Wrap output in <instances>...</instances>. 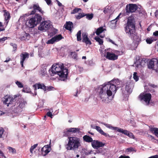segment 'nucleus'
Instances as JSON below:
<instances>
[{
	"label": "nucleus",
	"instance_id": "1",
	"mask_svg": "<svg viewBox=\"0 0 158 158\" xmlns=\"http://www.w3.org/2000/svg\"><path fill=\"white\" fill-rule=\"evenodd\" d=\"M122 82L118 79H114L107 83L99 86L97 89L98 97L105 103H108L114 97L118 89L122 86Z\"/></svg>",
	"mask_w": 158,
	"mask_h": 158
},
{
	"label": "nucleus",
	"instance_id": "2",
	"mask_svg": "<svg viewBox=\"0 0 158 158\" xmlns=\"http://www.w3.org/2000/svg\"><path fill=\"white\" fill-rule=\"evenodd\" d=\"M49 72L51 76H53L56 74L59 75L60 79L62 81L67 79L68 74V69L64 68L63 64L61 63L53 65Z\"/></svg>",
	"mask_w": 158,
	"mask_h": 158
},
{
	"label": "nucleus",
	"instance_id": "3",
	"mask_svg": "<svg viewBox=\"0 0 158 158\" xmlns=\"http://www.w3.org/2000/svg\"><path fill=\"white\" fill-rule=\"evenodd\" d=\"M135 28L134 19L131 17H129L128 19L127 24L125 27V31L135 42H139L141 41L140 38L136 34Z\"/></svg>",
	"mask_w": 158,
	"mask_h": 158
},
{
	"label": "nucleus",
	"instance_id": "4",
	"mask_svg": "<svg viewBox=\"0 0 158 158\" xmlns=\"http://www.w3.org/2000/svg\"><path fill=\"white\" fill-rule=\"evenodd\" d=\"M68 139V143L65 145V148L67 150L76 151L81 146V140L79 138L75 137H69Z\"/></svg>",
	"mask_w": 158,
	"mask_h": 158
},
{
	"label": "nucleus",
	"instance_id": "5",
	"mask_svg": "<svg viewBox=\"0 0 158 158\" xmlns=\"http://www.w3.org/2000/svg\"><path fill=\"white\" fill-rule=\"evenodd\" d=\"M112 50L110 48L105 49L104 51L101 50V54H104V56H105V53H106V57L108 59H117L118 56L122 55L123 53L122 51H118L114 50V53L112 52Z\"/></svg>",
	"mask_w": 158,
	"mask_h": 158
},
{
	"label": "nucleus",
	"instance_id": "6",
	"mask_svg": "<svg viewBox=\"0 0 158 158\" xmlns=\"http://www.w3.org/2000/svg\"><path fill=\"white\" fill-rule=\"evenodd\" d=\"M17 100V95H15L14 97L9 95H6L2 99V101L4 104L6 105L8 107L10 105L11 107L15 106L17 105L18 102H15L16 100Z\"/></svg>",
	"mask_w": 158,
	"mask_h": 158
},
{
	"label": "nucleus",
	"instance_id": "7",
	"mask_svg": "<svg viewBox=\"0 0 158 158\" xmlns=\"http://www.w3.org/2000/svg\"><path fill=\"white\" fill-rule=\"evenodd\" d=\"M42 19V17L40 15L36 14L27 22L26 25L30 28H33L41 22Z\"/></svg>",
	"mask_w": 158,
	"mask_h": 158
},
{
	"label": "nucleus",
	"instance_id": "8",
	"mask_svg": "<svg viewBox=\"0 0 158 158\" xmlns=\"http://www.w3.org/2000/svg\"><path fill=\"white\" fill-rule=\"evenodd\" d=\"M101 123L104 125L106 127L110 129L117 131L118 132L128 136L131 138L134 139V136L133 134L126 130H123V129L119 128L118 127H114L110 124L105 123L103 122H102Z\"/></svg>",
	"mask_w": 158,
	"mask_h": 158
},
{
	"label": "nucleus",
	"instance_id": "9",
	"mask_svg": "<svg viewBox=\"0 0 158 158\" xmlns=\"http://www.w3.org/2000/svg\"><path fill=\"white\" fill-rule=\"evenodd\" d=\"M51 23L50 20L45 21L42 22L38 27V29L43 31H46L52 27Z\"/></svg>",
	"mask_w": 158,
	"mask_h": 158
},
{
	"label": "nucleus",
	"instance_id": "10",
	"mask_svg": "<svg viewBox=\"0 0 158 158\" xmlns=\"http://www.w3.org/2000/svg\"><path fill=\"white\" fill-rule=\"evenodd\" d=\"M19 95H17V100H16L15 102H18L19 104L15 106L17 107V112H20L22 111L24 107L26 102L25 101H21L20 99L19 98Z\"/></svg>",
	"mask_w": 158,
	"mask_h": 158
},
{
	"label": "nucleus",
	"instance_id": "11",
	"mask_svg": "<svg viewBox=\"0 0 158 158\" xmlns=\"http://www.w3.org/2000/svg\"><path fill=\"white\" fill-rule=\"evenodd\" d=\"M19 95H17V100H16L15 102H18L19 104L15 106L17 107V112H20L22 111L24 107L26 102L25 101H21L20 99L19 98Z\"/></svg>",
	"mask_w": 158,
	"mask_h": 158
},
{
	"label": "nucleus",
	"instance_id": "12",
	"mask_svg": "<svg viewBox=\"0 0 158 158\" xmlns=\"http://www.w3.org/2000/svg\"><path fill=\"white\" fill-rule=\"evenodd\" d=\"M137 9L138 6L136 4H129L126 5L125 9L126 13L128 14L135 12Z\"/></svg>",
	"mask_w": 158,
	"mask_h": 158
},
{
	"label": "nucleus",
	"instance_id": "13",
	"mask_svg": "<svg viewBox=\"0 0 158 158\" xmlns=\"http://www.w3.org/2000/svg\"><path fill=\"white\" fill-rule=\"evenodd\" d=\"M154 61L152 60H150L148 64V66L149 69H152L156 73H158V60Z\"/></svg>",
	"mask_w": 158,
	"mask_h": 158
},
{
	"label": "nucleus",
	"instance_id": "14",
	"mask_svg": "<svg viewBox=\"0 0 158 158\" xmlns=\"http://www.w3.org/2000/svg\"><path fill=\"white\" fill-rule=\"evenodd\" d=\"M141 100H143L148 105L149 103L151 98V95L149 93H142L139 96Z\"/></svg>",
	"mask_w": 158,
	"mask_h": 158
},
{
	"label": "nucleus",
	"instance_id": "15",
	"mask_svg": "<svg viewBox=\"0 0 158 158\" xmlns=\"http://www.w3.org/2000/svg\"><path fill=\"white\" fill-rule=\"evenodd\" d=\"M63 37L60 34L56 35L52 38L51 39L48 40L46 43L49 44H52L55 42H57L60 40Z\"/></svg>",
	"mask_w": 158,
	"mask_h": 158
},
{
	"label": "nucleus",
	"instance_id": "16",
	"mask_svg": "<svg viewBox=\"0 0 158 158\" xmlns=\"http://www.w3.org/2000/svg\"><path fill=\"white\" fill-rule=\"evenodd\" d=\"M91 145L94 148L98 149L99 148L103 147L105 143L97 140H94L91 143Z\"/></svg>",
	"mask_w": 158,
	"mask_h": 158
},
{
	"label": "nucleus",
	"instance_id": "17",
	"mask_svg": "<svg viewBox=\"0 0 158 158\" xmlns=\"http://www.w3.org/2000/svg\"><path fill=\"white\" fill-rule=\"evenodd\" d=\"M32 8L33 10L31 12V14H34L37 11L39 12L42 14H43L44 13V11L42 10L41 8L40 7L38 3L34 4L33 5Z\"/></svg>",
	"mask_w": 158,
	"mask_h": 158
},
{
	"label": "nucleus",
	"instance_id": "18",
	"mask_svg": "<svg viewBox=\"0 0 158 158\" xmlns=\"http://www.w3.org/2000/svg\"><path fill=\"white\" fill-rule=\"evenodd\" d=\"M133 87V84L130 81L127 82L126 84L125 89L127 93L130 94L132 91Z\"/></svg>",
	"mask_w": 158,
	"mask_h": 158
},
{
	"label": "nucleus",
	"instance_id": "19",
	"mask_svg": "<svg viewBox=\"0 0 158 158\" xmlns=\"http://www.w3.org/2000/svg\"><path fill=\"white\" fill-rule=\"evenodd\" d=\"M83 37L82 42L85 43L86 45H90L91 42L88 37L87 33H83L82 34Z\"/></svg>",
	"mask_w": 158,
	"mask_h": 158
},
{
	"label": "nucleus",
	"instance_id": "20",
	"mask_svg": "<svg viewBox=\"0 0 158 158\" xmlns=\"http://www.w3.org/2000/svg\"><path fill=\"white\" fill-rule=\"evenodd\" d=\"M51 148L48 145L44 146L41 149L42 154L44 156H45L48 154L51 151Z\"/></svg>",
	"mask_w": 158,
	"mask_h": 158
},
{
	"label": "nucleus",
	"instance_id": "21",
	"mask_svg": "<svg viewBox=\"0 0 158 158\" xmlns=\"http://www.w3.org/2000/svg\"><path fill=\"white\" fill-rule=\"evenodd\" d=\"M4 15L5 17V21L4 23V24L7 25L9 22V20L10 18V16L9 13L6 10H4Z\"/></svg>",
	"mask_w": 158,
	"mask_h": 158
},
{
	"label": "nucleus",
	"instance_id": "22",
	"mask_svg": "<svg viewBox=\"0 0 158 158\" xmlns=\"http://www.w3.org/2000/svg\"><path fill=\"white\" fill-rule=\"evenodd\" d=\"M33 86L35 88V90L36 89L37 87L38 89H42L44 90H46V86L43 84H36L34 85Z\"/></svg>",
	"mask_w": 158,
	"mask_h": 158
},
{
	"label": "nucleus",
	"instance_id": "23",
	"mask_svg": "<svg viewBox=\"0 0 158 158\" xmlns=\"http://www.w3.org/2000/svg\"><path fill=\"white\" fill-rule=\"evenodd\" d=\"M117 20L116 19H114L111 20L110 22H109L108 23L109 27L112 29H114L116 27Z\"/></svg>",
	"mask_w": 158,
	"mask_h": 158
},
{
	"label": "nucleus",
	"instance_id": "24",
	"mask_svg": "<svg viewBox=\"0 0 158 158\" xmlns=\"http://www.w3.org/2000/svg\"><path fill=\"white\" fill-rule=\"evenodd\" d=\"M143 62V60H136L134 64V66H135L137 69L140 68L142 66V63Z\"/></svg>",
	"mask_w": 158,
	"mask_h": 158
},
{
	"label": "nucleus",
	"instance_id": "25",
	"mask_svg": "<svg viewBox=\"0 0 158 158\" xmlns=\"http://www.w3.org/2000/svg\"><path fill=\"white\" fill-rule=\"evenodd\" d=\"M73 27V24L72 22H67L66 23V25L65 28L69 31H72V29Z\"/></svg>",
	"mask_w": 158,
	"mask_h": 158
},
{
	"label": "nucleus",
	"instance_id": "26",
	"mask_svg": "<svg viewBox=\"0 0 158 158\" xmlns=\"http://www.w3.org/2000/svg\"><path fill=\"white\" fill-rule=\"evenodd\" d=\"M67 132H71L72 133H79V129L77 128H70L67 129Z\"/></svg>",
	"mask_w": 158,
	"mask_h": 158
},
{
	"label": "nucleus",
	"instance_id": "27",
	"mask_svg": "<svg viewBox=\"0 0 158 158\" xmlns=\"http://www.w3.org/2000/svg\"><path fill=\"white\" fill-rule=\"evenodd\" d=\"M83 138L84 141L86 142H92L93 141V139L89 137V136L87 135H84L83 137Z\"/></svg>",
	"mask_w": 158,
	"mask_h": 158
},
{
	"label": "nucleus",
	"instance_id": "28",
	"mask_svg": "<svg viewBox=\"0 0 158 158\" xmlns=\"http://www.w3.org/2000/svg\"><path fill=\"white\" fill-rule=\"evenodd\" d=\"M29 56V54L27 52H23L20 54V57L22 59H25L28 58Z\"/></svg>",
	"mask_w": 158,
	"mask_h": 158
},
{
	"label": "nucleus",
	"instance_id": "29",
	"mask_svg": "<svg viewBox=\"0 0 158 158\" xmlns=\"http://www.w3.org/2000/svg\"><path fill=\"white\" fill-rule=\"evenodd\" d=\"M82 152L83 153V154L86 155H88L91 154V153L92 152V151L91 150H87L85 148H83L82 150Z\"/></svg>",
	"mask_w": 158,
	"mask_h": 158
},
{
	"label": "nucleus",
	"instance_id": "30",
	"mask_svg": "<svg viewBox=\"0 0 158 158\" xmlns=\"http://www.w3.org/2000/svg\"><path fill=\"white\" fill-rule=\"evenodd\" d=\"M30 35L27 33H25L23 36L21 37V40H28L30 38Z\"/></svg>",
	"mask_w": 158,
	"mask_h": 158
},
{
	"label": "nucleus",
	"instance_id": "31",
	"mask_svg": "<svg viewBox=\"0 0 158 158\" xmlns=\"http://www.w3.org/2000/svg\"><path fill=\"white\" fill-rule=\"evenodd\" d=\"M91 127L93 129H95L100 134H101L102 132L103 131L101 129V127L98 126H95L94 125H91Z\"/></svg>",
	"mask_w": 158,
	"mask_h": 158
},
{
	"label": "nucleus",
	"instance_id": "32",
	"mask_svg": "<svg viewBox=\"0 0 158 158\" xmlns=\"http://www.w3.org/2000/svg\"><path fill=\"white\" fill-rule=\"evenodd\" d=\"M150 131L152 133H154L158 137V128L155 127L151 128H150Z\"/></svg>",
	"mask_w": 158,
	"mask_h": 158
},
{
	"label": "nucleus",
	"instance_id": "33",
	"mask_svg": "<svg viewBox=\"0 0 158 158\" xmlns=\"http://www.w3.org/2000/svg\"><path fill=\"white\" fill-rule=\"evenodd\" d=\"M69 56L70 58L75 59L77 57V54L75 52H71L69 55Z\"/></svg>",
	"mask_w": 158,
	"mask_h": 158
},
{
	"label": "nucleus",
	"instance_id": "34",
	"mask_svg": "<svg viewBox=\"0 0 158 158\" xmlns=\"http://www.w3.org/2000/svg\"><path fill=\"white\" fill-rule=\"evenodd\" d=\"M104 31V29L102 27H100L97 29L96 31L97 35H98L100 33H102Z\"/></svg>",
	"mask_w": 158,
	"mask_h": 158
},
{
	"label": "nucleus",
	"instance_id": "35",
	"mask_svg": "<svg viewBox=\"0 0 158 158\" xmlns=\"http://www.w3.org/2000/svg\"><path fill=\"white\" fill-rule=\"evenodd\" d=\"M85 16V14L83 13H79L78 15H75V17L77 19H79Z\"/></svg>",
	"mask_w": 158,
	"mask_h": 158
},
{
	"label": "nucleus",
	"instance_id": "36",
	"mask_svg": "<svg viewBox=\"0 0 158 158\" xmlns=\"http://www.w3.org/2000/svg\"><path fill=\"white\" fill-rule=\"evenodd\" d=\"M95 40L99 43V44L101 45L103 44V41L102 39H100L98 37H96L95 38Z\"/></svg>",
	"mask_w": 158,
	"mask_h": 158
},
{
	"label": "nucleus",
	"instance_id": "37",
	"mask_svg": "<svg viewBox=\"0 0 158 158\" xmlns=\"http://www.w3.org/2000/svg\"><path fill=\"white\" fill-rule=\"evenodd\" d=\"M154 39L153 37L147 38L146 40V42L148 44H151L154 41Z\"/></svg>",
	"mask_w": 158,
	"mask_h": 158
},
{
	"label": "nucleus",
	"instance_id": "38",
	"mask_svg": "<svg viewBox=\"0 0 158 158\" xmlns=\"http://www.w3.org/2000/svg\"><path fill=\"white\" fill-rule=\"evenodd\" d=\"M81 31L80 30L78 31L77 34V40L78 41H80L81 40Z\"/></svg>",
	"mask_w": 158,
	"mask_h": 158
},
{
	"label": "nucleus",
	"instance_id": "39",
	"mask_svg": "<svg viewBox=\"0 0 158 158\" xmlns=\"http://www.w3.org/2000/svg\"><path fill=\"white\" fill-rule=\"evenodd\" d=\"M85 16H86V18L89 20H91L93 17V14H85Z\"/></svg>",
	"mask_w": 158,
	"mask_h": 158
},
{
	"label": "nucleus",
	"instance_id": "40",
	"mask_svg": "<svg viewBox=\"0 0 158 158\" xmlns=\"http://www.w3.org/2000/svg\"><path fill=\"white\" fill-rule=\"evenodd\" d=\"M37 145L38 144H35L31 146L30 148V152L31 154L33 153V150L37 147Z\"/></svg>",
	"mask_w": 158,
	"mask_h": 158
},
{
	"label": "nucleus",
	"instance_id": "41",
	"mask_svg": "<svg viewBox=\"0 0 158 158\" xmlns=\"http://www.w3.org/2000/svg\"><path fill=\"white\" fill-rule=\"evenodd\" d=\"M85 63L89 65H92L94 64L92 60H86L85 61Z\"/></svg>",
	"mask_w": 158,
	"mask_h": 158
},
{
	"label": "nucleus",
	"instance_id": "42",
	"mask_svg": "<svg viewBox=\"0 0 158 158\" xmlns=\"http://www.w3.org/2000/svg\"><path fill=\"white\" fill-rule=\"evenodd\" d=\"M15 84L19 88H22L23 87V85L22 84L18 81H16Z\"/></svg>",
	"mask_w": 158,
	"mask_h": 158
},
{
	"label": "nucleus",
	"instance_id": "43",
	"mask_svg": "<svg viewBox=\"0 0 158 158\" xmlns=\"http://www.w3.org/2000/svg\"><path fill=\"white\" fill-rule=\"evenodd\" d=\"M80 10H81V9L76 8L73 10L71 12V14H75L77 13Z\"/></svg>",
	"mask_w": 158,
	"mask_h": 158
},
{
	"label": "nucleus",
	"instance_id": "44",
	"mask_svg": "<svg viewBox=\"0 0 158 158\" xmlns=\"http://www.w3.org/2000/svg\"><path fill=\"white\" fill-rule=\"evenodd\" d=\"M46 71L45 69H43V70H41L40 75L41 76H44L46 74Z\"/></svg>",
	"mask_w": 158,
	"mask_h": 158
},
{
	"label": "nucleus",
	"instance_id": "45",
	"mask_svg": "<svg viewBox=\"0 0 158 158\" xmlns=\"http://www.w3.org/2000/svg\"><path fill=\"white\" fill-rule=\"evenodd\" d=\"M126 152H131L133 151H135V149L134 148H133L132 147H130L129 148H128L127 149H126Z\"/></svg>",
	"mask_w": 158,
	"mask_h": 158
},
{
	"label": "nucleus",
	"instance_id": "46",
	"mask_svg": "<svg viewBox=\"0 0 158 158\" xmlns=\"http://www.w3.org/2000/svg\"><path fill=\"white\" fill-rule=\"evenodd\" d=\"M57 31L58 30L57 29L53 28L52 29L51 32V34L52 35H55L57 33Z\"/></svg>",
	"mask_w": 158,
	"mask_h": 158
},
{
	"label": "nucleus",
	"instance_id": "47",
	"mask_svg": "<svg viewBox=\"0 0 158 158\" xmlns=\"http://www.w3.org/2000/svg\"><path fill=\"white\" fill-rule=\"evenodd\" d=\"M137 74L136 72H134L133 73V78L136 81H137L139 79V77L137 75Z\"/></svg>",
	"mask_w": 158,
	"mask_h": 158
},
{
	"label": "nucleus",
	"instance_id": "48",
	"mask_svg": "<svg viewBox=\"0 0 158 158\" xmlns=\"http://www.w3.org/2000/svg\"><path fill=\"white\" fill-rule=\"evenodd\" d=\"M4 131V129L2 127H0V138H3V135Z\"/></svg>",
	"mask_w": 158,
	"mask_h": 158
},
{
	"label": "nucleus",
	"instance_id": "49",
	"mask_svg": "<svg viewBox=\"0 0 158 158\" xmlns=\"http://www.w3.org/2000/svg\"><path fill=\"white\" fill-rule=\"evenodd\" d=\"M139 15L140 16H142L143 15H144L145 14V12L143 10H141L138 12Z\"/></svg>",
	"mask_w": 158,
	"mask_h": 158
},
{
	"label": "nucleus",
	"instance_id": "50",
	"mask_svg": "<svg viewBox=\"0 0 158 158\" xmlns=\"http://www.w3.org/2000/svg\"><path fill=\"white\" fill-rule=\"evenodd\" d=\"M0 158H6L3 152L0 150Z\"/></svg>",
	"mask_w": 158,
	"mask_h": 158
},
{
	"label": "nucleus",
	"instance_id": "51",
	"mask_svg": "<svg viewBox=\"0 0 158 158\" xmlns=\"http://www.w3.org/2000/svg\"><path fill=\"white\" fill-rule=\"evenodd\" d=\"M8 149L9 150L10 152H11L12 153H14L15 152V149L13 148H12L11 147H9L8 148Z\"/></svg>",
	"mask_w": 158,
	"mask_h": 158
},
{
	"label": "nucleus",
	"instance_id": "52",
	"mask_svg": "<svg viewBox=\"0 0 158 158\" xmlns=\"http://www.w3.org/2000/svg\"><path fill=\"white\" fill-rule=\"evenodd\" d=\"M106 40H107V41H109L111 43H112L113 44H114V45H117L116 44H115V43L114 42L113 40H112L110 39V38H106Z\"/></svg>",
	"mask_w": 158,
	"mask_h": 158
},
{
	"label": "nucleus",
	"instance_id": "53",
	"mask_svg": "<svg viewBox=\"0 0 158 158\" xmlns=\"http://www.w3.org/2000/svg\"><path fill=\"white\" fill-rule=\"evenodd\" d=\"M10 44L13 47V50L14 51L15 50L17 49V45L15 44L12 43H11Z\"/></svg>",
	"mask_w": 158,
	"mask_h": 158
},
{
	"label": "nucleus",
	"instance_id": "54",
	"mask_svg": "<svg viewBox=\"0 0 158 158\" xmlns=\"http://www.w3.org/2000/svg\"><path fill=\"white\" fill-rule=\"evenodd\" d=\"M101 135H103L106 137H110V136L108 134L104 132L103 131L102 132L101 134Z\"/></svg>",
	"mask_w": 158,
	"mask_h": 158
},
{
	"label": "nucleus",
	"instance_id": "55",
	"mask_svg": "<svg viewBox=\"0 0 158 158\" xmlns=\"http://www.w3.org/2000/svg\"><path fill=\"white\" fill-rule=\"evenodd\" d=\"M77 71H79V72L81 73L83 71V68H82L78 67L77 68Z\"/></svg>",
	"mask_w": 158,
	"mask_h": 158
},
{
	"label": "nucleus",
	"instance_id": "56",
	"mask_svg": "<svg viewBox=\"0 0 158 158\" xmlns=\"http://www.w3.org/2000/svg\"><path fill=\"white\" fill-rule=\"evenodd\" d=\"M47 115L48 116L50 117L51 118H52V113L50 112H47Z\"/></svg>",
	"mask_w": 158,
	"mask_h": 158
},
{
	"label": "nucleus",
	"instance_id": "57",
	"mask_svg": "<svg viewBox=\"0 0 158 158\" xmlns=\"http://www.w3.org/2000/svg\"><path fill=\"white\" fill-rule=\"evenodd\" d=\"M109 9L107 7H105L104 10H103V12L105 14H106L107 13Z\"/></svg>",
	"mask_w": 158,
	"mask_h": 158
},
{
	"label": "nucleus",
	"instance_id": "58",
	"mask_svg": "<svg viewBox=\"0 0 158 158\" xmlns=\"http://www.w3.org/2000/svg\"><path fill=\"white\" fill-rule=\"evenodd\" d=\"M48 5H50L52 2L51 0H44Z\"/></svg>",
	"mask_w": 158,
	"mask_h": 158
},
{
	"label": "nucleus",
	"instance_id": "59",
	"mask_svg": "<svg viewBox=\"0 0 158 158\" xmlns=\"http://www.w3.org/2000/svg\"><path fill=\"white\" fill-rule=\"evenodd\" d=\"M7 39V37H3L0 39V42H3Z\"/></svg>",
	"mask_w": 158,
	"mask_h": 158
},
{
	"label": "nucleus",
	"instance_id": "60",
	"mask_svg": "<svg viewBox=\"0 0 158 158\" xmlns=\"http://www.w3.org/2000/svg\"><path fill=\"white\" fill-rule=\"evenodd\" d=\"M153 35L155 36H158V31H156L153 33Z\"/></svg>",
	"mask_w": 158,
	"mask_h": 158
},
{
	"label": "nucleus",
	"instance_id": "61",
	"mask_svg": "<svg viewBox=\"0 0 158 158\" xmlns=\"http://www.w3.org/2000/svg\"><path fill=\"white\" fill-rule=\"evenodd\" d=\"M121 14L120 13L119 15H118V16L115 19H116V20L117 21V20L119 19L120 18V16L121 15Z\"/></svg>",
	"mask_w": 158,
	"mask_h": 158
},
{
	"label": "nucleus",
	"instance_id": "62",
	"mask_svg": "<svg viewBox=\"0 0 158 158\" xmlns=\"http://www.w3.org/2000/svg\"><path fill=\"white\" fill-rule=\"evenodd\" d=\"M129 157L128 156H121L119 158H129Z\"/></svg>",
	"mask_w": 158,
	"mask_h": 158
},
{
	"label": "nucleus",
	"instance_id": "63",
	"mask_svg": "<svg viewBox=\"0 0 158 158\" xmlns=\"http://www.w3.org/2000/svg\"><path fill=\"white\" fill-rule=\"evenodd\" d=\"M24 60H22L20 61V64L22 67H23V62Z\"/></svg>",
	"mask_w": 158,
	"mask_h": 158
},
{
	"label": "nucleus",
	"instance_id": "64",
	"mask_svg": "<svg viewBox=\"0 0 158 158\" xmlns=\"http://www.w3.org/2000/svg\"><path fill=\"white\" fill-rule=\"evenodd\" d=\"M57 4H58V5L60 6H63L62 3H61L59 1H58L57 2Z\"/></svg>",
	"mask_w": 158,
	"mask_h": 158
}]
</instances>
